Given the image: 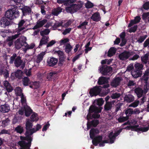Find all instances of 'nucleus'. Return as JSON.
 <instances>
[{
	"label": "nucleus",
	"instance_id": "nucleus-1",
	"mask_svg": "<svg viewBox=\"0 0 149 149\" xmlns=\"http://www.w3.org/2000/svg\"><path fill=\"white\" fill-rule=\"evenodd\" d=\"M76 0H67L65 1V3L68 6L65 8V10L67 13L72 14L79 10L83 7V3L80 2L77 4H73Z\"/></svg>",
	"mask_w": 149,
	"mask_h": 149
},
{
	"label": "nucleus",
	"instance_id": "nucleus-2",
	"mask_svg": "<svg viewBox=\"0 0 149 149\" xmlns=\"http://www.w3.org/2000/svg\"><path fill=\"white\" fill-rule=\"evenodd\" d=\"M19 15V12L18 9L14 7L8 10L5 15L6 17L10 20L17 18Z\"/></svg>",
	"mask_w": 149,
	"mask_h": 149
},
{
	"label": "nucleus",
	"instance_id": "nucleus-3",
	"mask_svg": "<svg viewBox=\"0 0 149 149\" xmlns=\"http://www.w3.org/2000/svg\"><path fill=\"white\" fill-rule=\"evenodd\" d=\"M112 68L110 66L107 65H102L100 67L99 69L100 72L103 75H108L109 76L112 75Z\"/></svg>",
	"mask_w": 149,
	"mask_h": 149
},
{
	"label": "nucleus",
	"instance_id": "nucleus-4",
	"mask_svg": "<svg viewBox=\"0 0 149 149\" xmlns=\"http://www.w3.org/2000/svg\"><path fill=\"white\" fill-rule=\"evenodd\" d=\"M24 134L25 136H20V139L22 140L20 141H24L25 143V146L27 147L28 148H29L31 146V141L33 140V138L31 136L32 134H30L29 133L26 134V132H25Z\"/></svg>",
	"mask_w": 149,
	"mask_h": 149
},
{
	"label": "nucleus",
	"instance_id": "nucleus-5",
	"mask_svg": "<svg viewBox=\"0 0 149 149\" xmlns=\"http://www.w3.org/2000/svg\"><path fill=\"white\" fill-rule=\"evenodd\" d=\"M26 38L24 36H22L17 39L14 42L15 48L17 49H19L22 46H25V44H26Z\"/></svg>",
	"mask_w": 149,
	"mask_h": 149
},
{
	"label": "nucleus",
	"instance_id": "nucleus-6",
	"mask_svg": "<svg viewBox=\"0 0 149 149\" xmlns=\"http://www.w3.org/2000/svg\"><path fill=\"white\" fill-rule=\"evenodd\" d=\"M25 125L26 134L29 133L32 135L35 132L34 128H32L33 126V122L31 121L29 119H26Z\"/></svg>",
	"mask_w": 149,
	"mask_h": 149
},
{
	"label": "nucleus",
	"instance_id": "nucleus-7",
	"mask_svg": "<svg viewBox=\"0 0 149 149\" xmlns=\"http://www.w3.org/2000/svg\"><path fill=\"white\" fill-rule=\"evenodd\" d=\"M55 53L57 54L59 57V61L58 64L59 66H62L63 65L64 62L65 61V56L64 52L61 50L56 51Z\"/></svg>",
	"mask_w": 149,
	"mask_h": 149
},
{
	"label": "nucleus",
	"instance_id": "nucleus-8",
	"mask_svg": "<svg viewBox=\"0 0 149 149\" xmlns=\"http://www.w3.org/2000/svg\"><path fill=\"white\" fill-rule=\"evenodd\" d=\"M15 66L17 68L20 67V69L23 70L25 65V62L22 60V57L20 56H17L14 61Z\"/></svg>",
	"mask_w": 149,
	"mask_h": 149
},
{
	"label": "nucleus",
	"instance_id": "nucleus-9",
	"mask_svg": "<svg viewBox=\"0 0 149 149\" xmlns=\"http://www.w3.org/2000/svg\"><path fill=\"white\" fill-rule=\"evenodd\" d=\"M100 86H95L90 89L89 92L90 95L91 97L96 96L100 93L101 89Z\"/></svg>",
	"mask_w": 149,
	"mask_h": 149
},
{
	"label": "nucleus",
	"instance_id": "nucleus-10",
	"mask_svg": "<svg viewBox=\"0 0 149 149\" xmlns=\"http://www.w3.org/2000/svg\"><path fill=\"white\" fill-rule=\"evenodd\" d=\"M108 78L104 77H99L97 83L99 85L104 84L103 85L102 88H106L109 87V85L108 84H107L108 83Z\"/></svg>",
	"mask_w": 149,
	"mask_h": 149
},
{
	"label": "nucleus",
	"instance_id": "nucleus-11",
	"mask_svg": "<svg viewBox=\"0 0 149 149\" xmlns=\"http://www.w3.org/2000/svg\"><path fill=\"white\" fill-rule=\"evenodd\" d=\"M10 20H8L6 17H3L0 19V26L5 28L10 24Z\"/></svg>",
	"mask_w": 149,
	"mask_h": 149
},
{
	"label": "nucleus",
	"instance_id": "nucleus-12",
	"mask_svg": "<svg viewBox=\"0 0 149 149\" xmlns=\"http://www.w3.org/2000/svg\"><path fill=\"white\" fill-rule=\"evenodd\" d=\"M58 62V59L53 57H49L47 60V64L50 67L54 66Z\"/></svg>",
	"mask_w": 149,
	"mask_h": 149
},
{
	"label": "nucleus",
	"instance_id": "nucleus-13",
	"mask_svg": "<svg viewBox=\"0 0 149 149\" xmlns=\"http://www.w3.org/2000/svg\"><path fill=\"white\" fill-rule=\"evenodd\" d=\"M130 55L129 52L125 51L119 55L118 57L120 60L123 61L128 59Z\"/></svg>",
	"mask_w": 149,
	"mask_h": 149
},
{
	"label": "nucleus",
	"instance_id": "nucleus-14",
	"mask_svg": "<svg viewBox=\"0 0 149 149\" xmlns=\"http://www.w3.org/2000/svg\"><path fill=\"white\" fill-rule=\"evenodd\" d=\"M139 126V125L132 126L131 130L132 131H135L136 132L140 131L142 132H146L148 130V128L147 127L139 128L138 127Z\"/></svg>",
	"mask_w": 149,
	"mask_h": 149
},
{
	"label": "nucleus",
	"instance_id": "nucleus-15",
	"mask_svg": "<svg viewBox=\"0 0 149 149\" xmlns=\"http://www.w3.org/2000/svg\"><path fill=\"white\" fill-rule=\"evenodd\" d=\"M102 108L100 107L98 108L97 107L94 105L91 106L89 109V112L92 113H100L101 111Z\"/></svg>",
	"mask_w": 149,
	"mask_h": 149
},
{
	"label": "nucleus",
	"instance_id": "nucleus-16",
	"mask_svg": "<svg viewBox=\"0 0 149 149\" xmlns=\"http://www.w3.org/2000/svg\"><path fill=\"white\" fill-rule=\"evenodd\" d=\"M10 110V107L8 104L1 105L0 106V111L3 113H8Z\"/></svg>",
	"mask_w": 149,
	"mask_h": 149
},
{
	"label": "nucleus",
	"instance_id": "nucleus-17",
	"mask_svg": "<svg viewBox=\"0 0 149 149\" xmlns=\"http://www.w3.org/2000/svg\"><path fill=\"white\" fill-rule=\"evenodd\" d=\"M92 139V142L93 144L95 146H97L99 143L101 142L102 140V136L101 135H99L95 136Z\"/></svg>",
	"mask_w": 149,
	"mask_h": 149
},
{
	"label": "nucleus",
	"instance_id": "nucleus-18",
	"mask_svg": "<svg viewBox=\"0 0 149 149\" xmlns=\"http://www.w3.org/2000/svg\"><path fill=\"white\" fill-rule=\"evenodd\" d=\"M3 84L4 88H5L7 91L8 92H10L13 90V88L10 84L7 81H4L3 82Z\"/></svg>",
	"mask_w": 149,
	"mask_h": 149
},
{
	"label": "nucleus",
	"instance_id": "nucleus-19",
	"mask_svg": "<svg viewBox=\"0 0 149 149\" xmlns=\"http://www.w3.org/2000/svg\"><path fill=\"white\" fill-rule=\"evenodd\" d=\"M26 22L24 19H22L18 23V27L17 30L18 33L22 31L25 29V26H23L24 24Z\"/></svg>",
	"mask_w": 149,
	"mask_h": 149
},
{
	"label": "nucleus",
	"instance_id": "nucleus-20",
	"mask_svg": "<svg viewBox=\"0 0 149 149\" xmlns=\"http://www.w3.org/2000/svg\"><path fill=\"white\" fill-rule=\"evenodd\" d=\"M23 15L25 16L27 15L31 14V9L29 6H24L22 9Z\"/></svg>",
	"mask_w": 149,
	"mask_h": 149
},
{
	"label": "nucleus",
	"instance_id": "nucleus-21",
	"mask_svg": "<svg viewBox=\"0 0 149 149\" xmlns=\"http://www.w3.org/2000/svg\"><path fill=\"white\" fill-rule=\"evenodd\" d=\"M135 93L136 94L138 98L141 97L143 96V91L142 88L138 87L135 88L134 90Z\"/></svg>",
	"mask_w": 149,
	"mask_h": 149
},
{
	"label": "nucleus",
	"instance_id": "nucleus-22",
	"mask_svg": "<svg viewBox=\"0 0 149 149\" xmlns=\"http://www.w3.org/2000/svg\"><path fill=\"white\" fill-rule=\"evenodd\" d=\"M49 37L48 36H43L42 38L40 41L38 47L40 48L43 45H45L47 44L49 41Z\"/></svg>",
	"mask_w": 149,
	"mask_h": 149
},
{
	"label": "nucleus",
	"instance_id": "nucleus-23",
	"mask_svg": "<svg viewBox=\"0 0 149 149\" xmlns=\"http://www.w3.org/2000/svg\"><path fill=\"white\" fill-rule=\"evenodd\" d=\"M100 132L96 128H92L90 130V136L91 139H93L95 136L96 134Z\"/></svg>",
	"mask_w": 149,
	"mask_h": 149
},
{
	"label": "nucleus",
	"instance_id": "nucleus-24",
	"mask_svg": "<svg viewBox=\"0 0 149 149\" xmlns=\"http://www.w3.org/2000/svg\"><path fill=\"white\" fill-rule=\"evenodd\" d=\"M25 115L26 117L29 116L30 115L33 113L32 110L27 104H25Z\"/></svg>",
	"mask_w": 149,
	"mask_h": 149
},
{
	"label": "nucleus",
	"instance_id": "nucleus-25",
	"mask_svg": "<svg viewBox=\"0 0 149 149\" xmlns=\"http://www.w3.org/2000/svg\"><path fill=\"white\" fill-rule=\"evenodd\" d=\"M121 79L119 77H116L114 79L111 83V85L114 87H116L120 84Z\"/></svg>",
	"mask_w": 149,
	"mask_h": 149
},
{
	"label": "nucleus",
	"instance_id": "nucleus-26",
	"mask_svg": "<svg viewBox=\"0 0 149 149\" xmlns=\"http://www.w3.org/2000/svg\"><path fill=\"white\" fill-rule=\"evenodd\" d=\"M114 102H106L104 106V110L106 111L111 110L112 108V104Z\"/></svg>",
	"mask_w": 149,
	"mask_h": 149
},
{
	"label": "nucleus",
	"instance_id": "nucleus-27",
	"mask_svg": "<svg viewBox=\"0 0 149 149\" xmlns=\"http://www.w3.org/2000/svg\"><path fill=\"white\" fill-rule=\"evenodd\" d=\"M134 99V97L130 94L125 95L124 98V100L128 103L133 102Z\"/></svg>",
	"mask_w": 149,
	"mask_h": 149
},
{
	"label": "nucleus",
	"instance_id": "nucleus-28",
	"mask_svg": "<svg viewBox=\"0 0 149 149\" xmlns=\"http://www.w3.org/2000/svg\"><path fill=\"white\" fill-rule=\"evenodd\" d=\"M91 18L93 21L97 22L100 21L101 19L100 13L98 12L94 13L92 15Z\"/></svg>",
	"mask_w": 149,
	"mask_h": 149
},
{
	"label": "nucleus",
	"instance_id": "nucleus-29",
	"mask_svg": "<svg viewBox=\"0 0 149 149\" xmlns=\"http://www.w3.org/2000/svg\"><path fill=\"white\" fill-rule=\"evenodd\" d=\"M62 11V9L60 7H58L56 8L53 9L52 10V14L54 15L57 16Z\"/></svg>",
	"mask_w": 149,
	"mask_h": 149
},
{
	"label": "nucleus",
	"instance_id": "nucleus-30",
	"mask_svg": "<svg viewBox=\"0 0 149 149\" xmlns=\"http://www.w3.org/2000/svg\"><path fill=\"white\" fill-rule=\"evenodd\" d=\"M132 76L135 78H136L138 77H140L142 74V71H138L135 70L131 72Z\"/></svg>",
	"mask_w": 149,
	"mask_h": 149
},
{
	"label": "nucleus",
	"instance_id": "nucleus-31",
	"mask_svg": "<svg viewBox=\"0 0 149 149\" xmlns=\"http://www.w3.org/2000/svg\"><path fill=\"white\" fill-rule=\"evenodd\" d=\"M116 50L117 49L116 48L114 47L110 48L108 51L107 56L109 57H111L115 54Z\"/></svg>",
	"mask_w": 149,
	"mask_h": 149
},
{
	"label": "nucleus",
	"instance_id": "nucleus-32",
	"mask_svg": "<svg viewBox=\"0 0 149 149\" xmlns=\"http://www.w3.org/2000/svg\"><path fill=\"white\" fill-rule=\"evenodd\" d=\"M22 0H10V3L15 8H17V5L22 3Z\"/></svg>",
	"mask_w": 149,
	"mask_h": 149
},
{
	"label": "nucleus",
	"instance_id": "nucleus-33",
	"mask_svg": "<svg viewBox=\"0 0 149 149\" xmlns=\"http://www.w3.org/2000/svg\"><path fill=\"white\" fill-rule=\"evenodd\" d=\"M45 53V52H42L38 56L36 59L37 63H39L42 60L43 57Z\"/></svg>",
	"mask_w": 149,
	"mask_h": 149
},
{
	"label": "nucleus",
	"instance_id": "nucleus-34",
	"mask_svg": "<svg viewBox=\"0 0 149 149\" xmlns=\"http://www.w3.org/2000/svg\"><path fill=\"white\" fill-rule=\"evenodd\" d=\"M47 20L46 19H44L42 20L40 19L38 20L36 22L39 28L42 27L47 22Z\"/></svg>",
	"mask_w": 149,
	"mask_h": 149
},
{
	"label": "nucleus",
	"instance_id": "nucleus-35",
	"mask_svg": "<svg viewBox=\"0 0 149 149\" xmlns=\"http://www.w3.org/2000/svg\"><path fill=\"white\" fill-rule=\"evenodd\" d=\"M38 114L33 112L31 116L30 120L31 121L33 122L38 121Z\"/></svg>",
	"mask_w": 149,
	"mask_h": 149
},
{
	"label": "nucleus",
	"instance_id": "nucleus-36",
	"mask_svg": "<svg viewBox=\"0 0 149 149\" xmlns=\"http://www.w3.org/2000/svg\"><path fill=\"white\" fill-rule=\"evenodd\" d=\"M9 72L8 70L6 69L1 70L0 75H3L5 77L7 78L9 77Z\"/></svg>",
	"mask_w": 149,
	"mask_h": 149
},
{
	"label": "nucleus",
	"instance_id": "nucleus-37",
	"mask_svg": "<svg viewBox=\"0 0 149 149\" xmlns=\"http://www.w3.org/2000/svg\"><path fill=\"white\" fill-rule=\"evenodd\" d=\"M22 72L20 70H18L15 72V77L18 79H21L22 78Z\"/></svg>",
	"mask_w": 149,
	"mask_h": 149
},
{
	"label": "nucleus",
	"instance_id": "nucleus-38",
	"mask_svg": "<svg viewBox=\"0 0 149 149\" xmlns=\"http://www.w3.org/2000/svg\"><path fill=\"white\" fill-rule=\"evenodd\" d=\"M88 22L85 21L82 23H80V24L77 26L78 29H86V26L88 25Z\"/></svg>",
	"mask_w": 149,
	"mask_h": 149
},
{
	"label": "nucleus",
	"instance_id": "nucleus-39",
	"mask_svg": "<svg viewBox=\"0 0 149 149\" xmlns=\"http://www.w3.org/2000/svg\"><path fill=\"white\" fill-rule=\"evenodd\" d=\"M134 67L135 70L138 71H141L143 69V65L141 63H137L135 64Z\"/></svg>",
	"mask_w": 149,
	"mask_h": 149
},
{
	"label": "nucleus",
	"instance_id": "nucleus-40",
	"mask_svg": "<svg viewBox=\"0 0 149 149\" xmlns=\"http://www.w3.org/2000/svg\"><path fill=\"white\" fill-rule=\"evenodd\" d=\"M15 91L16 95L17 96H20L23 94L22 93V90L21 88L19 87H16L15 89Z\"/></svg>",
	"mask_w": 149,
	"mask_h": 149
},
{
	"label": "nucleus",
	"instance_id": "nucleus-41",
	"mask_svg": "<svg viewBox=\"0 0 149 149\" xmlns=\"http://www.w3.org/2000/svg\"><path fill=\"white\" fill-rule=\"evenodd\" d=\"M22 81L23 84L25 86H28L30 82V80L27 77H24Z\"/></svg>",
	"mask_w": 149,
	"mask_h": 149
},
{
	"label": "nucleus",
	"instance_id": "nucleus-42",
	"mask_svg": "<svg viewBox=\"0 0 149 149\" xmlns=\"http://www.w3.org/2000/svg\"><path fill=\"white\" fill-rule=\"evenodd\" d=\"M15 131L17 133L21 134L23 132L24 129L21 126L19 125L15 128Z\"/></svg>",
	"mask_w": 149,
	"mask_h": 149
},
{
	"label": "nucleus",
	"instance_id": "nucleus-43",
	"mask_svg": "<svg viewBox=\"0 0 149 149\" xmlns=\"http://www.w3.org/2000/svg\"><path fill=\"white\" fill-rule=\"evenodd\" d=\"M129 119V118H128V116L124 117L120 116L118 118L117 120L119 123H122L127 121Z\"/></svg>",
	"mask_w": 149,
	"mask_h": 149
},
{
	"label": "nucleus",
	"instance_id": "nucleus-44",
	"mask_svg": "<svg viewBox=\"0 0 149 149\" xmlns=\"http://www.w3.org/2000/svg\"><path fill=\"white\" fill-rule=\"evenodd\" d=\"M125 113L126 115V116H128L129 118L130 116L133 114V109L131 108H128L125 111Z\"/></svg>",
	"mask_w": 149,
	"mask_h": 149
},
{
	"label": "nucleus",
	"instance_id": "nucleus-45",
	"mask_svg": "<svg viewBox=\"0 0 149 149\" xmlns=\"http://www.w3.org/2000/svg\"><path fill=\"white\" fill-rule=\"evenodd\" d=\"M72 47L71 45L70 44H67L65 46V51L67 54H69L72 49Z\"/></svg>",
	"mask_w": 149,
	"mask_h": 149
},
{
	"label": "nucleus",
	"instance_id": "nucleus-46",
	"mask_svg": "<svg viewBox=\"0 0 149 149\" xmlns=\"http://www.w3.org/2000/svg\"><path fill=\"white\" fill-rule=\"evenodd\" d=\"M108 137L110 139V143L111 144L113 143L116 138L113 135V132H110L108 135Z\"/></svg>",
	"mask_w": 149,
	"mask_h": 149
},
{
	"label": "nucleus",
	"instance_id": "nucleus-47",
	"mask_svg": "<svg viewBox=\"0 0 149 149\" xmlns=\"http://www.w3.org/2000/svg\"><path fill=\"white\" fill-rule=\"evenodd\" d=\"M50 32V31L48 29H46L42 31H40V33L41 36L43 37L46 36L45 35H48Z\"/></svg>",
	"mask_w": 149,
	"mask_h": 149
},
{
	"label": "nucleus",
	"instance_id": "nucleus-48",
	"mask_svg": "<svg viewBox=\"0 0 149 149\" xmlns=\"http://www.w3.org/2000/svg\"><path fill=\"white\" fill-rule=\"evenodd\" d=\"M141 61L143 62L146 64L147 63L148 60V56L147 54H146L144 56L141 57Z\"/></svg>",
	"mask_w": 149,
	"mask_h": 149
},
{
	"label": "nucleus",
	"instance_id": "nucleus-49",
	"mask_svg": "<svg viewBox=\"0 0 149 149\" xmlns=\"http://www.w3.org/2000/svg\"><path fill=\"white\" fill-rule=\"evenodd\" d=\"M95 101L96 102L97 105L100 106H102L104 102V100L102 98H99Z\"/></svg>",
	"mask_w": 149,
	"mask_h": 149
},
{
	"label": "nucleus",
	"instance_id": "nucleus-50",
	"mask_svg": "<svg viewBox=\"0 0 149 149\" xmlns=\"http://www.w3.org/2000/svg\"><path fill=\"white\" fill-rule=\"evenodd\" d=\"M17 55L16 54H13L12 56L10 58V61L9 63L10 64H13L14 61L15 60L16 58L17 57Z\"/></svg>",
	"mask_w": 149,
	"mask_h": 149
},
{
	"label": "nucleus",
	"instance_id": "nucleus-51",
	"mask_svg": "<svg viewBox=\"0 0 149 149\" xmlns=\"http://www.w3.org/2000/svg\"><path fill=\"white\" fill-rule=\"evenodd\" d=\"M35 45L34 44H31L30 45H29L26 42V44H25V49L26 51L29 49H33Z\"/></svg>",
	"mask_w": 149,
	"mask_h": 149
},
{
	"label": "nucleus",
	"instance_id": "nucleus-52",
	"mask_svg": "<svg viewBox=\"0 0 149 149\" xmlns=\"http://www.w3.org/2000/svg\"><path fill=\"white\" fill-rule=\"evenodd\" d=\"M148 78V76L143 75L141 78V80L143 82L144 81L146 85L147 86L148 84L147 81Z\"/></svg>",
	"mask_w": 149,
	"mask_h": 149
},
{
	"label": "nucleus",
	"instance_id": "nucleus-53",
	"mask_svg": "<svg viewBox=\"0 0 149 149\" xmlns=\"http://www.w3.org/2000/svg\"><path fill=\"white\" fill-rule=\"evenodd\" d=\"M6 43L9 47H10L13 45V41L12 39L8 38V39L6 40Z\"/></svg>",
	"mask_w": 149,
	"mask_h": 149
},
{
	"label": "nucleus",
	"instance_id": "nucleus-54",
	"mask_svg": "<svg viewBox=\"0 0 149 149\" xmlns=\"http://www.w3.org/2000/svg\"><path fill=\"white\" fill-rule=\"evenodd\" d=\"M147 37V35L140 36L137 40V41L139 43H142Z\"/></svg>",
	"mask_w": 149,
	"mask_h": 149
},
{
	"label": "nucleus",
	"instance_id": "nucleus-55",
	"mask_svg": "<svg viewBox=\"0 0 149 149\" xmlns=\"http://www.w3.org/2000/svg\"><path fill=\"white\" fill-rule=\"evenodd\" d=\"M10 121V120L8 118L6 119L5 120L2 121V123L3 127H5L8 125Z\"/></svg>",
	"mask_w": 149,
	"mask_h": 149
},
{
	"label": "nucleus",
	"instance_id": "nucleus-56",
	"mask_svg": "<svg viewBox=\"0 0 149 149\" xmlns=\"http://www.w3.org/2000/svg\"><path fill=\"white\" fill-rule=\"evenodd\" d=\"M120 96V93H115L112 94L111 97L112 99H115L119 97Z\"/></svg>",
	"mask_w": 149,
	"mask_h": 149
},
{
	"label": "nucleus",
	"instance_id": "nucleus-57",
	"mask_svg": "<svg viewBox=\"0 0 149 149\" xmlns=\"http://www.w3.org/2000/svg\"><path fill=\"white\" fill-rule=\"evenodd\" d=\"M92 126L93 127H96L99 124V122L98 120H94L91 121Z\"/></svg>",
	"mask_w": 149,
	"mask_h": 149
},
{
	"label": "nucleus",
	"instance_id": "nucleus-58",
	"mask_svg": "<svg viewBox=\"0 0 149 149\" xmlns=\"http://www.w3.org/2000/svg\"><path fill=\"white\" fill-rule=\"evenodd\" d=\"M93 4L90 1H88L85 4V7L87 8H90L93 7Z\"/></svg>",
	"mask_w": 149,
	"mask_h": 149
},
{
	"label": "nucleus",
	"instance_id": "nucleus-59",
	"mask_svg": "<svg viewBox=\"0 0 149 149\" xmlns=\"http://www.w3.org/2000/svg\"><path fill=\"white\" fill-rule=\"evenodd\" d=\"M55 74L53 72H50L47 74V79L48 80H51L53 78L54 75Z\"/></svg>",
	"mask_w": 149,
	"mask_h": 149
},
{
	"label": "nucleus",
	"instance_id": "nucleus-60",
	"mask_svg": "<svg viewBox=\"0 0 149 149\" xmlns=\"http://www.w3.org/2000/svg\"><path fill=\"white\" fill-rule=\"evenodd\" d=\"M69 41V39L68 38H63L60 41V45H64L65 43L68 42Z\"/></svg>",
	"mask_w": 149,
	"mask_h": 149
},
{
	"label": "nucleus",
	"instance_id": "nucleus-61",
	"mask_svg": "<svg viewBox=\"0 0 149 149\" xmlns=\"http://www.w3.org/2000/svg\"><path fill=\"white\" fill-rule=\"evenodd\" d=\"M25 104L23 105V106L22 107L21 109H20L18 111V113L20 115H23L24 113L25 112V109H24V108H25Z\"/></svg>",
	"mask_w": 149,
	"mask_h": 149
},
{
	"label": "nucleus",
	"instance_id": "nucleus-62",
	"mask_svg": "<svg viewBox=\"0 0 149 149\" xmlns=\"http://www.w3.org/2000/svg\"><path fill=\"white\" fill-rule=\"evenodd\" d=\"M139 102L138 101H135L129 105V107H136L139 105Z\"/></svg>",
	"mask_w": 149,
	"mask_h": 149
},
{
	"label": "nucleus",
	"instance_id": "nucleus-63",
	"mask_svg": "<svg viewBox=\"0 0 149 149\" xmlns=\"http://www.w3.org/2000/svg\"><path fill=\"white\" fill-rule=\"evenodd\" d=\"M137 28V25H134L132 27H131L129 30V32L130 33L135 32Z\"/></svg>",
	"mask_w": 149,
	"mask_h": 149
},
{
	"label": "nucleus",
	"instance_id": "nucleus-64",
	"mask_svg": "<svg viewBox=\"0 0 149 149\" xmlns=\"http://www.w3.org/2000/svg\"><path fill=\"white\" fill-rule=\"evenodd\" d=\"M20 96L21 97V101L23 104V105L25 104H27L26 103V98L25 97L24 94H22Z\"/></svg>",
	"mask_w": 149,
	"mask_h": 149
}]
</instances>
